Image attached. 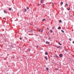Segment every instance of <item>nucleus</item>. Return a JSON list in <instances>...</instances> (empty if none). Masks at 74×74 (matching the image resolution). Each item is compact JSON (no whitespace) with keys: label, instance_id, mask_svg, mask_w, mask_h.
<instances>
[{"label":"nucleus","instance_id":"obj_1","mask_svg":"<svg viewBox=\"0 0 74 74\" xmlns=\"http://www.w3.org/2000/svg\"><path fill=\"white\" fill-rule=\"evenodd\" d=\"M57 48H60V49H62V47L61 46H57Z\"/></svg>","mask_w":74,"mask_h":74},{"label":"nucleus","instance_id":"obj_2","mask_svg":"<svg viewBox=\"0 0 74 74\" xmlns=\"http://www.w3.org/2000/svg\"><path fill=\"white\" fill-rule=\"evenodd\" d=\"M60 56L61 58H62V57H63V54H60Z\"/></svg>","mask_w":74,"mask_h":74},{"label":"nucleus","instance_id":"obj_3","mask_svg":"<svg viewBox=\"0 0 74 74\" xmlns=\"http://www.w3.org/2000/svg\"><path fill=\"white\" fill-rule=\"evenodd\" d=\"M45 59H46L47 60H48V58L47 57V56H45Z\"/></svg>","mask_w":74,"mask_h":74},{"label":"nucleus","instance_id":"obj_4","mask_svg":"<svg viewBox=\"0 0 74 74\" xmlns=\"http://www.w3.org/2000/svg\"><path fill=\"white\" fill-rule=\"evenodd\" d=\"M30 49H27V52H28V51L30 52Z\"/></svg>","mask_w":74,"mask_h":74},{"label":"nucleus","instance_id":"obj_5","mask_svg":"<svg viewBox=\"0 0 74 74\" xmlns=\"http://www.w3.org/2000/svg\"><path fill=\"white\" fill-rule=\"evenodd\" d=\"M3 11H4V13H5L6 14H7V13H8L7 12L5 11V10H3Z\"/></svg>","mask_w":74,"mask_h":74},{"label":"nucleus","instance_id":"obj_6","mask_svg":"<svg viewBox=\"0 0 74 74\" xmlns=\"http://www.w3.org/2000/svg\"><path fill=\"white\" fill-rule=\"evenodd\" d=\"M48 52H46L45 53V55H48Z\"/></svg>","mask_w":74,"mask_h":74},{"label":"nucleus","instance_id":"obj_7","mask_svg":"<svg viewBox=\"0 0 74 74\" xmlns=\"http://www.w3.org/2000/svg\"><path fill=\"white\" fill-rule=\"evenodd\" d=\"M44 21H46V20L45 19H43L42 20V22H44Z\"/></svg>","mask_w":74,"mask_h":74},{"label":"nucleus","instance_id":"obj_8","mask_svg":"<svg viewBox=\"0 0 74 74\" xmlns=\"http://www.w3.org/2000/svg\"><path fill=\"white\" fill-rule=\"evenodd\" d=\"M61 32H62V33H64V31H63V30H61Z\"/></svg>","mask_w":74,"mask_h":74},{"label":"nucleus","instance_id":"obj_9","mask_svg":"<svg viewBox=\"0 0 74 74\" xmlns=\"http://www.w3.org/2000/svg\"><path fill=\"white\" fill-rule=\"evenodd\" d=\"M29 32H31V33H33V32L32 30H30Z\"/></svg>","mask_w":74,"mask_h":74},{"label":"nucleus","instance_id":"obj_10","mask_svg":"<svg viewBox=\"0 0 74 74\" xmlns=\"http://www.w3.org/2000/svg\"><path fill=\"white\" fill-rule=\"evenodd\" d=\"M61 29V27H59L58 28V29Z\"/></svg>","mask_w":74,"mask_h":74},{"label":"nucleus","instance_id":"obj_11","mask_svg":"<svg viewBox=\"0 0 74 74\" xmlns=\"http://www.w3.org/2000/svg\"><path fill=\"white\" fill-rule=\"evenodd\" d=\"M41 29H39L38 30V31L39 32H41Z\"/></svg>","mask_w":74,"mask_h":74},{"label":"nucleus","instance_id":"obj_12","mask_svg":"<svg viewBox=\"0 0 74 74\" xmlns=\"http://www.w3.org/2000/svg\"><path fill=\"white\" fill-rule=\"evenodd\" d=\"M9 11H11V10H12V9L11 8H9Z\"/></svg>","mask_w":74,"mask_h":74},{"label":"nucleus","instance_id":"obj_13","mask_svg":"<svg viewBox=\"0 0 74 74\" xmlns=\"http://www.w3.org/2000/svg\"><path fill=\"white\" fill-rule=\"evenodd\" d=\"M55 69H56V70H59V69H57V68H56Z\"/></svg>","mask_w":74,"mask_h":74},{"label":"nucleus","instance_id":"obj_14","mask_svg":"<svg viewBox=\"0 0 74 74\" xmlns=\"http://www.w3.org/2000/svg\"><path fill=\"white\" fill-rule=\"evenodd\" d=\"M59 22L60 23H61L62 22V20H60V21H59Z\"/></svg>","mask_w":74,"mask_h":74},{"label":"nucleus","instance_id":"obj_15","mask_svg":"<svg viewBox=\"0 0 74 74\" xmlns=\"http://www.w3.org/2000/svg\"><path fill=\"white\" fill-rule=\"evenodd\" d=\"M52 32H53V31H52V30L51 29V32H50V33H52Z\"/></svg>","mask_w":74,"mask_h":74},{"label":"nucleus","instance_id":"obj_16","mask_svg":"<svg viewBox=\"0 0 74 74\" xmlns=\"http://www.w3.org/2000/svg\"><path fill=\"white\" fill-rule=\"evenodd\" d=\"M46 69H47V71H48L49 70V69L48 68H46Z\"/></svg>","mask_w":74,"mask_h":74},{"label":"nucleus","instance_id":"obj_17","mask_svg":"<svg viewBox=\"0 0 74 74\" xmlns=\"http://www.w3.org/2000/svg\"><path fill=\"white\" fill-rule=\"evenodd\" d=\"M60 45H62V44H60V42L58 43Z\"/></svg>","mask_w":74,"mask_h":74},{"label":"nucleus","instance_id":"obj_18","mask_svg":"<svg viewBox=\"0 0 74 74\" xmlns=\"http://www.w3.org/2000/svg\"><path fill=\"white\" fill-rule=\"evenodd\" d=\"M66 5H67V6H68V4L67 3H66L65 5V7H66Z\"/></svg>","mask_w":74,"mask_h":74},{"label":"nucleus","instance_id":"obj_19","mask_svg":"<svg viewBox=\"0 0 74 74\" xmlns=\"http://www.w3.org/2000/svg\"><path fill=\"white\" fill-rule=\"evenodd\" d=\"M27 10H29V8L27 7Z\"/></svg>","mask_w":74,"mask_h":74},{"label":"nucleus","instance_id":"obj_20","mask_svg":"<svg viewBox=\"0 0 74 74\" xmlns=\"http://www.w3.org/2000/svg\"><path fill=\"white\" fill-rule=\"evenodd\" d=\"M27 11V10L26 9H25V12H26V11Z\"/></svg>","mask_w":74,"mask_h":74},{"label":"nucleus","instance_id":"obj_21","mask_svg":"<svg viewBox=\"0 0 74 74\" xmlns=\"http://www.w3.org/2000/svg\"><path fill=\"white\" fill-rule=\"evenodd\" d=\"M61 4L62 5L63 4V2H62L61 3Z\"/></svg>","mask_w":74,"mask_h":74},{"label":"nucleus","instance_id":"obj_22","mask_svg":"<svg viewBox=\"0 0 74 74\" xmlns=\"http://www.w3.org/2000/svg\"><path fill=\"white\" fill-rule=\"evenodd\" d=\"M70 10V8H69L68 9H67V10Z\"/></svg>","mask_w":74,"mask_h":74},{"label":"nucleus","instance_id":"obj_23","mask_svg":"<svg viewBox=\"0 0 74 74\" xmlns=\"http://www.w3.org/2000/svg\"><path fill=\"white\" fill-rule=\"evenodd\" d=\"M69 40L70 41H71V38H69Z\"/></svg>","mask_w":74,"mask_h":74},{"label":"nucleus","instance_id":"obj_24","mask_svg":"<svg viewBox=\"0 0 74 74\" xmlns=\"http://www.w3.org/2000/svg\"><path fill=\"white\" fill-rule=\"evenodd\" d=\"M52 29L53 30V29H54V27H53L52 28Z\"/></svg>","mask_w":74,"mask_h":74},{"label":"nucleus","instance_id":"obj_25","mask_svg":"<svg viewBox=\"0 0 74 74\" xmlns=\"http://www.w3.org/2000/svg\"><path fill=\"white\" fill-rule=\"evenodd\" d=\"M46 43L47 44H48V41H47L46 42Z\"/></svg>","mask_w":74,"mask_h":74},{"label":"nucleus","instance_id":"obj_26","mask_svg":"<svg viewBox=\"0 0 74 74\" xmlns=\"http://www.w3.org/2000/svg\"><path fill=\"white\" fill-rule=\"evenodd\" d=\"M43 32V30H42L41 31V32L42 33Z\"/></svg>","mask_w":74,"mask_h":74},{"label":"nucleus","instance_id":"obj_27","mask_svg":"<svg viewBox=\"0 0 74 74\" xmlns=\"http://www.w3.org/2000/svg\"><path fill=\"white\" fill-rule=\"evenodd\" d=\"M36 48H38V46H37L36 47Z\"/></svg>","mask_w":74,"mask_h":74},{"label":"nucleus","instance_id":"obj_28","mask_svg":"<svg viewBox=\"0 0 74 74\" xmlns=\"http://www.w3.org/2000/svg\"><path fill=\"white\" fill-rule=\"evenodd\" d=\"M29 35H32V34H29Z\"/></svg>","mask_w":74,"mask_h":74},{"label":"nucleus","instance_id":"obj_29","mask_svg":"<svg viewBox=\"0 0 74 74\" xmlns=\"http://www.w3.org/2000/svg\"><path fill=\"white\" fill-rule=\"evenodd\" d=\"M48 44H50V42H48Z\"/></svg>","mask_w":74,"mask_h":74},{"label":"nucleus","instance_id":"obj_30","mask_svg":"<svg viewBox=\"0 0 74 74\" xmlns=\"http://www.w3.org/2000/svg\"><path fill=\"white\" fill-rule=\"evenodd\" d=\"M41 3H42V1H41Z\"/></svg>","mask_w":74,"mask_h":74},{"label":"nucleus","instance_id":"obj_31","mask_svg":"<svg viewBox=\"0 0 74 74\" xmlns=\"http://www.w3.org/2000/svg\"><path fill=\"white\" fill-rule=\"evenodd\" d=\"M20 40H22V38H20Z\"/></svg>","mask_w":74,"mask_h":74},{"label":"nucleus","instance_id":"obj_32","mask_svg":"<svg viewBox=\"0 0 74 74\" xmlns=\"http://www.w3.org/2000/svg\"><path fill=\"white\" fill-rule=\"evenodd\" d=\"M36 36H38V34H36Z\"/></svg>","mask_w":74,"mask_h":74},{"label":"nucleus","instance_id":"obj_33","mask_svg":"<svg viewBox=\"0 0 74 74\" xmlns=\"http://www.w3.org/2000/svg\"><path fill=\"white\" fill-rule=\"evenodd\" d=\"M65 51H67V50H65Z\"/></svg>","mask_w":74,"mask_h":74},{"label":"nucleus","instance_id":"obj_34","mask_svg":"<svg viewBox=\"0 0 74 74\" xmlns=\"http://www.w3.org/2000/svg\"><path fill=\"white\" fill-rule=\"evenodd\" d=\"M73 44H74V41H73Z\"/></svg>","mask_w":74,"mask_h":74},{"label":"nucleus","instance_id":"obj_35","mask_svg":"<svg viewBox=\"0 0 74 74\" xmlns=\"http://www.w3.org/2000/svg\"><path fill=\"white\" fill-rule=\"evenodd\" d=\"M44 5H45V4H43V6H44Z\"/></svg>","mask_w":74,"mask_h":74},{"label":"nucleus","instance_id":"obj_36","mask_svg":"<svg viewBox=\"0 0 74 74\" xmlns=\"http://www.w3.org/2000/svg\"><path fill=\"white\" fill-rule=\"evenodd\" d=\"M32 35H34V34H32Z\"/></svg>","mask_w":74,"mask_h":74},{"label":"nucleus","instance_id":"obj_37","mask_svg":"<svg viewBox=\"0 0 74 74\" xmlns=\"http://www.w3.org/2000/svg\"><path fill=\"white\" fill-rule=\"evenodd\" d=\"M50 38H48V39H49Z\"/></svg>","mask_w":74,"mask_h":74},{"label":"nucleus","instance_id":"obj_38","mask_svg":"<svg viewBox=\"0 0 74 74\" xmlns=\"http://www.w3.org/2000/svg\"><path fill=\"white\" fill-rule=\"evenodd\" d=\"M47 29H49L48 28H47Z\"/></svg>","mask_w":74,"mask_h":74},{"label":"nucleus","instance_id":"obj_39","mask_svg":"<svg viewBox=\"0 0 74 74\" xmlns=\"http://www.w3.org/2000/svg\"><path fill=\"white\" fill-rule=\"evenodd\" d=\"M56 57H58V56H56Z\"/></svg>","mask_w":74,"mask_h":74},{"label":"nucleus","instance_id":"obj_40","mask_svg":"<svg viewBox=\"0 0 74 74\" xmlns=\"http://www.w3.org/2000/svg\"><path fill=\"white\" fill-rule=\"evenodd\" d=\"M41 1H43V0H41Z\"/></svg>","mask_w":74,"mask_h":74},{"label":"nucleus","instance_id":"obj_41","mask_svg":"<svg viewBox=\"0 0 74 74\" xmlns=\"http://www.w3.org/2000/svg\"><path fill=\"white\" fill-rule=\"evenodd\" d=\"M53 5V3H52Z\"/></svg>","mask_w":74,"mask_h":74},{"label":"nucleus","instance_id":"obj_42","mask_svg":"<svg viewBox=\"0 0 74 74\" xmlns=\"http://www.w3.org/2000/svg\"><path fill=\"white\" fill-rule=\"evenodd\" d=\"M52 6H53V5H52Z\"/></svg>","mask_w":74,"mask_h":74},{"label":"nucleus","instance_id":"obj_43","mask_svg":"<svg viewBox=\"0 0 74 74\" xmlns=\"http://www.w3.org/2000/svg\"><path fill=\"white\" fill-rule=\"evenodd\" d=\"M53 74H54V73H53Z\"/></svg>","mask_w":74,"mask_h":74},{"label":"nucleus","instance_id":"obj_44","mask_svg":"<svg viewBox=\"0 0 74 74\" xmlns=\"http://www.w3.org/2000/svg\"><path fill=\"white\" fill-rule=\"evenodd\" d=\"M73 70H74V69H73Z\"/></svg>","mask_w":74,"mask_h":74}]
</instances>
